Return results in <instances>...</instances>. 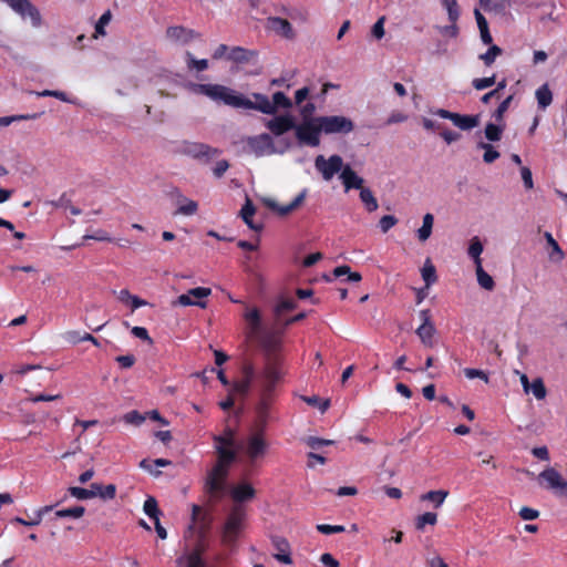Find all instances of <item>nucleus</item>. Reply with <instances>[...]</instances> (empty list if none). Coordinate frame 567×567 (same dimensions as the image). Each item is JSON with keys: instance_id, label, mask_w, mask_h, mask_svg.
Returning a JSON list of instances; mask_svg holds the SVG:
<instances>
[{"instance_id": "1", "label": "nucleus", "mask_w": 567, "mask_h": 567, "mask_svg": "<svg viewBox=\"0 0 567 567\" xmlns=\"http://www.w3.org/2000/svg\"><path fill=\"white\" fill-rule=\"evenodd\" d=\"M188 87L196 94L205 95L215 102L224 103L235 109H239L240 105H246L243 101V94L221 84L190 83Z\"/></svg>"}, {"instance_id": "2", "label": "nucleus", "mask_w": 567, "mask_h": 567, "mask_svg": "<svg viewBox=\"0 0 567 567\" xmlns=\"http://www.w3.org/2000/svg\"><path fill=\"white\" fill-rule=\"evenodd\" d=\"M246 512L243 505H234L227 515L221 530V539L226 545H233L244 528Z\"/></svg>"}, {"instance_id": "3", "label": "nucleus", "mask_w": 567, "mask_h": 567, "mask_svg": "<svg viewBox=\"0 0 567 567\" xmlns=\"http://www.w3.org/2000/svg\"><path fill=\"white\" fill-rule=\"evenodd\" d=\"M321 133L322 130L320 128V122H317V116L303 120L295 127V134L300 145L319 146Z\"/></svg>"}, {"instance_id": "4", "label": "nucleus", "mask_w": 567, "mask_h": 567, "mask_svg": "<svg viewBox=\"0 0 567 567\" xmlns=\"http://www.w3.org/2000/svg\"><path fill=\"white\" fill-rule=\"evenodd\" d=\"M280 361L278 357L268 355L265 362L261 379V392L271 394L276 384L281 380L282 372L279 368Z\"/></svg>"}, {"instance_id": "5", "label": "nucleus", "mask_w": 567, "mask_h": 567, "mask_svg": "<svg viewBox=\"0 0 567 567\" xmlns=\"http://www.w3.org/2000/svg\"><path fill=\"white\" fill-rule=\"evenodd\" d=\"M320 122L322 133L330 134H349L354 130V123L342 115L317 116Z\"/></svg>"}, {"instance_id": "6", "label": "nucleus", "mask_w": 567, "mask_h": 567, "mask_svg": "<svg viewBox=\"0 0 567 567\" xmlns=\"http://www.w3.org/2000/svg\"><path fill=\"white\" fill-rule=\"evenodd\" d=\"M181 153L200 163L208 164L220 154V151L204 143L184 142L181 146Z\"/></svg>"}, {"instance_id": "7", "label": "nucleus", "mask_w": 567, "mask_h": 567, "mask_svg": "<svg viewBox=\"0 0 567 567\" xmlns=\"http://www.w3.org/2000/svg\"><path fill=\"white\" fill-rule=\"evenodd\" d=\"M269 449L262 432H255L248 436L246 441V455L248 463L254 465L258 460L262 458Z\"/></svg>"}, {"instance_id": "8", "label": "nucleus", "mask_w": 567, "mask_h": 567, "mask_svg": "<svg viewBox=\"0 0 567 567\" xmlns=\"http://www.w3.org/2000/svg\"><path fill=\"white\" fill-rule=\"evenodd\" d=\"M344 166L340 155H331L329 158L318 155L315 159V167L326 182L331 181L339 172L341 173Z\"/></svg>"}, {"instance_id": "9", "label": "nucleus", "mask_w": 567, "mask_h": 567, "mask_svg": "<svg viewBox=\"0 0 567 567\" xmlns=\"http://www.w3.org/2000/svg\"><path fill=\"white\" fill-rule=\"evenodd\" d=\"M212 295V289L206 287H197L189 289L186 293H183L173 301V306H196L202 309L207 307L206 298Z\"/></svg>"}, {"instance_id": "10", "label": "nucleus", "mask_w": 567, "mask_h": 567, "mask_svg": "<svg viewBox=\"0 0 567 567\" xmlns=\"http://www.w3.org/2000/svg\"><path fill=\"white\" fill-rule=\"evenodd\" d=\"M432 113L442 118L452 121L456 127L463 131H471L472 128L476 127L481 122V116L478 114L463 115L460 113L450 112L444 109H437L435 111H432Z\"/></svg>"}, {"instance_id": "11", "label": "nucleus", "mask_w": 567, "mask_h": 567, "mask_svg": "<svg viewBox=\"0 0 567 567\" xmlns=\"http://www.w3.org/2000/svg\"><path fill=\"white\" fill-rule=\"evenodd\" d=\"M228 477L227 473L224 472H215V468L212 467L207 472L204 491L212 497H220L223 496L226 487V480Z\"/></svg>"}, {"instance_id": "12", "label": "nucleus", "mask_w": 567, "mask_h": 567, "mask_svg": "<svg viewBox=\"0 0 567 567\" xmlns=\"http://www.w3.org/2000/svg\"><path fill=\"white\" fill-rule=\"evenodd\" d=\"M247 146L249 151L255 154L257 157L274 154L277 152L275 148L272 138L269 134L264 133L257 136H250L246 140Z\"/></svg>"}, {"instance_id": "13", "label": "nucleus", "mask_w": 567, "mask_h": 567, "mask_svg": "<svg viewBox=\"0 0 567 567\" xmlns=\"http://www.w3.org/2000/svg\"><path fill=\"white\" fill-rule=\"evenodd\" d=\"M537 480L542 482H546V487L553 489L560 495L567 496V481L563 478L557 470L554 467L545 468L538 476Z\"/></svg>"}, {"instance_id": "14", "label": "nucleus", "mask_w": 567, "mask_h": 567, "mask_svg": "<svg viewBox=\"0 0 567 567\" xmlns=\"http://www.w3.org/2000/svg\"><path fill=\"white\" fill-rule=\"evenodd\" d=\"M307 197V189H303L290 204L288 205H279L275 199L272 198H264L262 203L266 207H268L270 210L277 213L279 216L285 217L292 213L293 210L298 209L302 203L305 202Z\"/></svg>"}, {"instance_id": "15", "label": "nucleus", "mask_w": 567, "mask_h": 567, "mask_svg": "<svg viewBox=\"0 0 567 567\" xmlns=\"http://www.w3.org/2000/svg\"><path fill=\"white\" fill-rule=\"evenodd\" d=\"M307 197V189H303L290 204L288 205H279L275 199L272 198H264L262 203L266 207H268L270 210L277 213L279 216L285 217L292 213L293 210L298 209L302 203L305 202Z\"/></svg>"}, {"instance_id": "16", "label": "nucleus", "mask_w": 567, "mask_h": 567, "mask_svg": "<svg viewBox=\"0 0 567 567\" xmlns=\"http://www.w3.org/2000/svg\"><path fill=\"white\" fill-rule=\"evenodd\" d=\"M165 35L168 41L178 45H186L199 37V34L194 30L187 29L183 25L168 27L166 29Z\"/></svg>"}, {"instance_id": "17", "label": "nucleus", "mask_w": 567, "mask_h": 567, "mask_svg": "<svg viewBox=\"0 0 567 567\" xmlns=\"http://www.w3.org/2000/svg\"><path fill=\"white\" fill-rule=\"evenodd\" d=\"M270 540L275 549L272 557L281 564H292L291 547L289 542L285 537L278 535H272Z\"/></svg>"}, {"instance_id": "18", "label": "nucleus", "mask_w": 567, "mask_h": 567, "mask_svg": "<svg viewBox=\"0 0 567 567\" xmlns=\"http://www.w3.org/2000/svg\"><path fill=\"white\" fill-rule=\"evenodd\" d=\"M215 449L218 456L217 462L213 466L215 472L221 471L229 474V467L237 458V451L235 447H226L224 445H215Z\"/></svg>"}, {"instance_id": "19", "label": "nucleus", "mask_w": 567, "mask_h": 567, "mask_svg": "<svg viewBox=\"0 0 567 567\" xmlns=\"http://www.w3.org/2000/svg\"><path fill=\"white\" fill-rule=\"evenodd\" d=\"M231 499L236 503L235 505H241L243 503L250 502L256 497L257 491L247 481H241L234 485L229 491Z\"/></svg>"}, {"instance_id": "20", "label": "nucleus", "mask_w": 567, "mask_h": 567, "mask_svg": "<svg viewBox=\"0 0 567 567\" xmlns=\"http://www.w3.org/2000/svg\"><path fill=\"white\" fill-rule=\"evenodd\" d=\"M266 127L276 136H280L290 130H295L296 122L290 114L275 116L266 123Z\"/></svg>"}, {"instance_id": "21", "label": "nucleus", "mask_w": 567, "mask_h": 567, "mask_svg": "<svg viewBox=\"0 0 567 567\" xmlns=\"http://www.w3.org/2000/svg\"><path fill=\"white\" fill-rule=\"evenodd\" d=\"M254 97L256 102H252L243 95V101L245 102V104L247 103V105H240L239 109L257 110L268 115L276 114V105L271 104V102L266 95L260 93H254Z\"/></svg>"}, {"instance_id": "22", "label": "nucleus", "mask_w": 567, "mask_h": 567, "mask_svg": "<svg viewBox=\"0 0 567 567\" xmlns=\"http://www.w3.org/2000/svg\"><path fill=\"white\" fill-rule=\"evenodd\" d=\"M266 29L286 39H292L295 37L291 23L288 20L279 17H269L266 20Z\"/></svg>"}, {"instance_id": "23", "label": "nucleus", "mask_w": 567, "mask_h": 567, "mask_svg": "<svg viewBox=\"0 0 567 567\" xmlns=\"http://www.w3.org/2000/svg\"><path fill=\"white\" fill-rule=\"evenodd\" d=\"M257 56L258 52L255 50H249L244 47H233L227 54V60L238 64H248L255 62Z\"/></svg>"}, {"instance_id": "24", "label": "nucleus", "mask_w": 567, "mask_h": 567, "mask_svg": "<svg viewBox=\"0 0 567 567\" xmlns=\"http://www.w3.org/2000/svg\"><path fill=\"white\" fill-rule=\"evenodd\" d=\"M340 179L342 181L343 185H344V189L346 192L354 188V189H360L361 188H364L363 187V183H364V179L362 177H360L352 168L350 165H346L340 174Z\"/></svg>"}, {"instance_id": "25", "label": "nucleus", "mask_w": 567, "mask_h": 567, "mask_svg": "<svg viewBox=\"0 0 567 567\" xmlns=\"http://www.w3.org/2000/svg\"><path fill=\"white\" fill-rule=\"evenodd\" d=\"M244 379L239 382H235L231 386V392H237L240 394H247L250 383L255 375V368L251 363H245L243 367Z\"/></svg>"}, {"instance_id": "26", "label": "nucleus", "mask_w": 567, "mask_h": 567, "mask_svg": "<svg viewBox=\"0 0 567 567\" xmlns=\"http://www.w3.org/2000/svg\"><path fill=\"white\" fill-rule=\"evenodd\" d=\"M176 204L178 207L175 212V215L192 216L195 215L198 210L197 202L185 197L181 193H177Z\"/></svg>"}, {"instance_id": "27", "label": "nucleus", "mask_w": 567, "mask_h": 567, "mask_svg": "<svg viewBox=\"0 0 567 567\" xmlns=\"http://www.w3.org/2000/svg\"><path fill=\"white\" fill-rule=\"evenodd\" d=\"M544 237L548 246V259L555 264L560 262L565 258V252L550 233L545 231Z\"/></svg>"}, {"instance_id": "28", "label": "nucleus", "mask_w": 567, "mask_h": 567, "mask_svg": "<svg viewBox=\"0 0 567 567\" xmlns=\"http://www.w3.org/2000/svg\"><path fill=\"white\" fill-rule=\"evenodd\" d=\"M415 332L425 347H433V337L436 332L433 323L421 324Z\"/></svg>"}, {"instance_id": "29", "label": "nucleus", "mask_w": 567, "mask_h": 567, "mask_svg": "<svg viewBox=\"0 0 567 567\" xmlns=\"http://www.w3.org/2000/svg\"><path fill=\"white\" fill-rule=\"evenodd\" d=\"M535 95H536L538 107L542 110H545L546 107H548L553 102V93L547 83L539 86L536 90Z\"/></svg>"}, {"instance_id": "30", "label": "nucleus", "mask_w": 567, "mask_h": 567, "mask_svg": "<svg viewBox=\"0 0 567 567\" xmlns=\"http://www.w3.org/2000/svg\"><path fill=\"white\" fill-rule=\"evenodd\" d=\"M185 61H186L187 69L189 71L203 72V71H206L209 66L207 59L198 60L189 51L185 52Z\"/></svg>"}, {"instance_id": "31", "label": "nucleus", "mask_w": 567, "mask_h": 567, "mask_svg": "<svg viewBox=\"0 0 567 567\" xmlns=\"http://www.w3.org/2000/svg\"><path fill=\"white\" fill-rule=\"evenodd\" d=\"M421 275L425 282V288H430L437 280L436 269L429 258L425 260L423 268L421 269Z\"/></svg>"}, {"instance_id": "32", "label": "nucleus", "mask_w": 567, "mask_h": 567, "mask_svg": "<svg viewBox=\"0 0 567 567\" xmlns=\"http://www.w3.org/2000/svg\"><path fill=\"white\" fill-rule=\"evenodd\" d=\"M433 223L434 217L432 214L427 213L423 216V224L416 231L420 241H426L430 238L432 234Z\"/></svg>"}, {"instance_id": "33", "label": "nucleus", "mask_w": 567, "mask_h": 567, "mask_svg": "<svg viewBox=\"0 0 567 567\" xmlns=\"http://www.w3.org/2000/svg\"><path fill=\"white\" fill-rule=\"evenodd\" d=\"M236 432L235 430L230 427H226L224 430L223 434L214 435V442L215 445H224L226 447H235L236 441H235Z\"/></svg>"}, {"instance_id": "34", "label": "nucleus", "mask_w": 567, "mask_h": 567, "mask_svg": "<svg viewBox=\"0 0 567 567\" xmlns=\"http://www.w3.org/2000/svg\"><path fill=\"white\" fill-rule=\"evenodd\" d=\"M271 394L260 393L259 402L256 405V412L261 423H266L270 406Z\"/></svg>"}, {"instance_id": "35", "label": "nucleus", "mask_w": 567, "mask_h": 567, "mask_svg": "<svg viewBox=\"0 0 567 567\" xmlns=\"http://www.w3.org/2000/svg\"><path fill=\"white\" fill-rule=\"evenodd\" d=\"M245 319L248 321L251 332L257 336L261 329V318L260 312L257 308H252L251 310L245 313Z\"/></svg>"}, {"instance_id": "36", "label": "nucleus", "mask_w": 567, "mask_h": 567, "mask_svg": "<svg viewBox=\"0 0 567 567\" xmlns=\"http://www.w3.org/2000/svg\"><path fill=\"white\" fill-rule=\"evenodd\" d=\"M475 267L478 285L485 290H493L495 287L494 279L483 269L482 265L478 264Z\"/></svg>"}, {"instance_id": "37", "label": "nucleus", "mask_w": 567, "mask_h": 567, "mask_svg": "<svg viewBox=\"0 0 567 567\" xmlns=\"http://www.w3.org/2000/svg\"><path fill=\"white\" fill-rule=\"evenodd\" d=\"M360 199L364 204L367 210L370 213L377 210L379 207L378 200L370 188H361Z\"/></svg>"}, {"instance_id": "38", "label": "nucleus", "mask_w": 567, "mask_h": 567, "mask_svg": "<svg viewBox=\"0 0 567 567\" xmlns=\"http://www.w3.org/2000/svg\"><path fill=\"white\" fill-rule=\"evenodd\" d=\"M483 252V245L478 237H473L467 250L468 256L474 260L475 266L482 265L481 254Z\"/></svg>"}, {"instance_id": "39", "label": "nucleus", "mask_w": 567, "mask_h": 567, "mask_svg": "<svg viewBox=\"0 0 567 567\" xmlns=\"http://www.w3.org/2000/svg\"><path fill=\"white\" fill-rule=\"evenodd\" d=\"M205 550L203 544H198L197 547L187 556L186 567H204L205 563L202 558V553Z\"/></svg>"}, {"instance_id": "40", "label": "nucleus", "mask_w": 567, "mask_h": 567, "mask_svg": "<svg viewBox=\"0 0 567 567\" xmlns=\"http://www.w3.org/2000/svg\"><path fill=\"white\" fill-rule=\"evenodd\" d=\"M261 346L265 351V361L267 360V357L269 354L274 355V357H278L276 354V351L279 349L280 342L277 339H275L271 336H266L261 339Z\"/></svg>"}, {"instance_id": "41", "label": "nucleus", "mask_w": 567, "mask_h": 567, "mask_svg": "<svg viewBox=\"0 0 567 567\" xmlns=\"http://www.w3.org/2000/svg\"><path fill=\"white\" fill-rule=\"evenodd\" d=\"M449 492L444 489L430 491L421 496L422 501L433 502L435 507H440L445 498L447 497Z\"/></svg>"}, {"instance_id": "42", "label": "nucleus", "mask_w": 567, "mask_h": 567, "mask_svg": "<svg viewBox=\"0 0 567 567\" xmlns=\"http://www.w3.org/2000/svg\"><path fill=\"white\" fill-rule=\"evenodd\" d=\"M85 513V508L83 506H74V507H70V508H64V509H59L55 512V517L58 518H65V517H70V518H74V519H78V518H81Z\"/></svg>"}, {"instance_id": "43", "label": "nucleus", "mask_w": 567, "mask_h": 567, "mask_svg": "<svg viewBox=\"0 0 567 567\" xmlns=\"http://www.w3.org/2000/svg\"><path fill=\"white\" fill-rule=\"evenodd\" d=\"M504 126L494 123H487L484 130L485 137L489 142H497L502 138Z\"/></svg>"}, {"instance_id": "44", "label": "nucleus", "mask_w": 567, "mask_h": 567, "mask_svg": "<svg viewBox=\"0 0 567 567\" xmlns=\"http://www.w3.org/2000/svg\"><path fill=\"white\" fill-rule=\"evenodd\" d=\"M477 148L484 150L483 161L487 164L493 163L499 157V153L489 143L480 142Z\"/></svg>"}, {"instance_id": "45", "label": "nucleus", "mask_w": 567, "mask_h": 567, "mask_svg": "<svg viewBox=\"0 0 567 567\" xmlns=\"http://www.w3.org/2000/svg\"><path fill=\"white\" fill-rule=\"evenodd\" d=\"M144 513L152 519L157 520L161 515V511L158 509L157 502L154 497L150 496L143 506Z\"/></svg>"}, {"instance_id": "46", "label": "nucleus", "mask_w": 567, "mask_h": 567, "mask_svg": "<svg viewBox=\"0 0 567 567\" xmlns=\"http://www.w3.org/2000/svg\"><path fill=\"white\" fill-rule=\"evenodd\" d=\"M502 53L503 50L498 45L493 44L485 53L480 55V59L484 62L485 65L489 66L494 63L495 59L499 56Z\"/></svg>"}, {"instance_id": "47", "label": "nucleus", "mask_w": 567, "mask_h": 567, "mask_svg": "<svg viewBox=\"0 0 567 567\" xmlns=\"http://www.w3.org/2000/svg\"><path fill=\"white\" fill-rule=\"evenodd\" d=\"M441 2L447 11L449 20L451 22H456L460 17L457 1L456 0H441Z\"/></svg>"}, {"instance_id": "48", "label": "nucleus", "mask_w": 567, "mask_h": 567, "mask_svg": "<svg viewBox=\"0 0 567 567\" xmlns=\"http://www.w3.org/2000/svg\"><path fill=\"white\" fill-rule=\"evenodd\" d=\"M301 399L309 405H312V406H318L319 410L323 413L328 410V408L330 406V400L329 399H326V400H320L319 396L317 395H311V396H301Z\"/></svg>"}, {"instance_id": "49", "label": "nucleus", "mask_w": 567, "mask_h": 567, "mask_svg": "<svg viewBox=\"0 0 567 567\" xmlns=\"http://www.w3.org/2000/svg\"><path fill=\"white\" fill-rule=\"evenodd\" d=\"M68 492L78 499H90L95 497V491H89L83 487L71 486L68 488Z\"/></svg>"}, {"instance_id": "50", "label": "nucleus", "mask_w": 567, "mask_h": 567, "mask_svg": "<svg viewBox=\"0 0 567 567\" xmlns=\"http://www.w3.org/2000/svg\"><path fill=\"white\" fill-rule=\"evenodd\" d=\"M271 104L276 105V111L281 109H290L292 106V102L289 97L286 96L284 92H276L272 95Z\"/></svg>"}, {"instance_id": "51", "label": "nucleus", "mask_w": 567, "mask_h": 567, "mask_svg": "<svg viewBox=\"0 0 567 567\" xmlns=\"http://www.w3.org/2000/svg\"><path fill=\"white\" fill-rule=\"evenodd\" d=\"M297 307V302L292 299H280L275 307V315L280 317L284 312L293 310Z\"/></svg>"}, {"instance_id": "52", "label": "nucleus", "mask_w": 567, "mask_h": 567, "mask_svg": "<svg viewBox=\"0 0 567 567\" xmlns=\"http://www.w3.org/2000/svg\"><path fill=\"white\" fill-rule=\"evenodd\" d=\"M437 515L435 513L426 512L417 517L415 526L417 529H423L426 524L435 525Z\"/></svg>"}, {"instance_id": "53", "label": "nucleus", "mask_w": 567, "mask_h": 567, "mask_svg": "<svg viewBox=\"0 0 567 567\" xmlns=\"http://www.w3.org/2000/svg\"><path fill=\"white\" fill-rule=\"evenodd\" d=\"M513 95H509L507 96L499 105L498 107L494 111L493 113V117L495 118L496 122L501 123L503 122V118H504V114L507 112L512 101H513Z\"/></svg>"}, {"instance_id": "54", "label": "nucleus", "mask_w": 567, "mask_h": 567, "mask_svg": "<svg viewBox=\"0 0 567 567\" xmlns=\"http://www.w3.org/2000/svg\"><path fill=\"white\" fill-rule=\"evenodd\" d=\"M529 391L533 392L537 400H543L546 396V388L540 378H537L533 381V383L529 386Z\"/></svg>"}, {"instance_id": "55", "label": "nucleus", "mask_w": 567, "mask_h": 567, "mask_svg": "<svg viewBox=\"0 0 567 567\" xmlns=\"http://www.w3.org/2000/svg\"><path fill=\"white\" fill-rule=\"evenodd\" d=\"M146 416L141 414L138 411H130L126 414H124L123 420L127 424H132L135 426L141 425L145 421Z\"/></svg>"}, {"instance_id": "56", "label": "nucleus", "mask_w": 567, "mask_h": 567, "mask_svg": "<svg viewBox=\"0 0 567 567\" xmlns=\"http://www.w3.org/2000/svg\"><path fill=\"white\" fill-rule=\"evenodd\" d=\"M495 81H496V76L495 75H492V76H488V78H480V79H474L472 81V85H473V87L475 90L482 91V90H485V89L491 87L492 85H494Z\"/></svg>"}, {"instance_id": "57", "label": "nucleus", "mask_w": 567, "mask_h": 567, "mask_svg": "<svg viewBox=\"0 0 567 567\" xmlns=\"http://www.w3.org/2000/svg\"><path fill=\"white\" fill-rule=\"evenodd\" d=\"M398 224V218L393 215H385L379 220V227L383 234L388 233Z\"/></svg>"}, {"instance_id": "58", "label": "nucleus", "mask_w": 567, "mask_h": 567, "mask_svg": "<svg viewBox=\"0 0 567 567\" xmlns=\"http://www.w3.org/2000/svg\"><path fill=\"white\" fill-rule=\"evenodd\" d=\"M306 443L309 447H311L312 450H318L322 446H326V445H331L333 444L334 442L331 441V440H326V439H320V437H316V436H309L307 440H306Z\"/></svg>"}, {"instance_id": "59", "label": "nucleus", "mask_w": 567, "mask_h": 567, "mask_svg": "<svg viewBox=\"0 0 567 567\" xmlns=\"http://www.w3.org/2000/svg\"><path fill=\"white\" fill-rule=\"evenodd\" d=\"M464 374L467 379H471V380L478 378V379L483 380L485 383H488V381H489L487 373L483 370L466 368V369H464Z\"/></svg>"}, {"instance_id": "60", "label": "nucleus", "mask_w": 567, "mask_h": 567, "mask_svg": "<svg viewBox=\"0 0 567 567\" xmlns=\"http://www.w3.org/2000/svg\"><path fill=\"white\" fill-rule=\"evenodd\" d=\"M116 495V486L114 484H109L106 486H102V491L95 492V497H100L102 499H113Z\"/></svg>"}, {"instance_id": "61", "label": "nucleus", "mask_w": 567, "mask_h": 567, "mask_svg": "<svg viewBox=\"0 0 567 567\" xmlns=\"http://www.w3.org/2000/svg\"><path fill=\"white\" fill-rule=\"evenodd\" d=\"M317 530L324 535L342 533L344 532V526L342 525H328V524H319L317 525Z\"/></svg>"}, {"instance_id": "62", "label": "nucleus", "mask_w": 567, "mask_h": 567, "mask_svg": "<svg viewBox=\"0 0 567 567\" xmlns=\"http://www.w3.org/2000/svg\"><path fill=\"white\" fill-rule=\"evenodd\" d=\"M255 213H256V208H255L251 199L249 197H246V202L239 213L240 217L243 219L251 218L255 215Z\"/></svg>"}, {"instance_id": "63", "label": "nucleus", "mask_w": 567, "mask_h": 567, "mask_svg": "<svg viewBox=\"0 0 567 567\" xmlns=\"http://www.w3.org/2000/svg\"><path fill=\"white\" fill-rule=\"evenodd\" d=\"M112 14L110 11L104 12L101 18L99 19L96 25H95V33L100 35H104V27L111 21Z\"/></svg>"}, {"instance_id": "64", "label": "nucleus", "mask_w": 567, "mask_h": 567, "mask_svg": "<svg viewBox=\"0 0 567 567\" xmlns=\"http://www.w3.org/2000/svg\"><path fill=\"white\" fill-rule=\"evenodd\" d=\"M384 21L385 18L381 17L372 27V35L378 40H380L384 35Z\"/></svg>"}]
</instances>
